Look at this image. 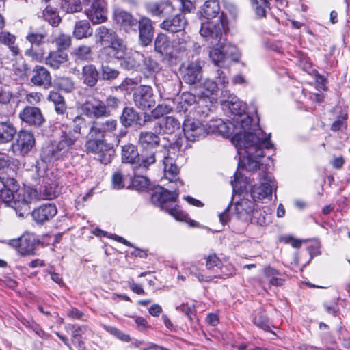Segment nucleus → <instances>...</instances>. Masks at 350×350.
Returning a JSON list of instances; mask_svg holds the SVG:
<instances>
[{"label":"nucleus","instance_id":"f257e3e1","mask_svg":"<svg viewBox=\"0 0 350 350\" xmlns=\"http://www.w3.org/2000/svg\"><path fill=\"white\" fill-rule=\"evenodd\" d=\"M117 127L118 121L115 119L89 121V128L85 135L86 152L95 154L103 164L111 163L115 154L113 144L108 143L105 137L113 133Z\"/></svg>","mask_w":350,"mask_h":350},{"label":"nucleus","instance_id":"f03ea898","mask_svg":"<svg viewBox=\"0 0 350 350\" xmlns=\"http://www.w3.org/2000/svg\"><path fill=\"white\" fill-rule=\"evenodd\" d=\"M159 160L163 165V172L165 178L170 182L176 181L180 185H183V182L178 178L179 168L176 163V159L172 154L163 150L161 152H150V155L143 156L141 163L133 166L134 177L132 179V185L137 190H142L148 188L150 185V180L144 176L149 166Z\"/></svg>","mask_w":350,"mask_h":350},{"label":"nucleus","instance_id":"7ed1b4c3","mask_svg":"<svg viewBox=\"0 0 350 350\" xmlns=\"http://www.w3.org/2000/svg\"><path fill=\"white\" fill-rule=\"evenodd\" d=\"M36 191L20 187L14 177H0V202L12 207L19 217H24L30 212L31 195Z\"/></svg>","mask_w":350,"mask_h":350},{"label":"nucleus","instance_id":"20e7f679","mask_svg":"<svg viewBox=\"0 0 350 350\" xmlns=\"http://www.w3.org/2000/svg\"><path fill=\"white\" fill-rule=\"evenodd\" d=\"M209 57L216 66L215 78L217 83L225 88L229 81L230 65L240 57L237 47L230 43L221 44L210 51Z\"/></svg>","mask_w":350,"mask_h":350},{"label":"nucleus","instance_id":"39448f33","mask_svg":"<svg viewBox=\"0 0 350 350\" xmlns=\"http://www.w3.org/2000/svg\"><path fill=\"white\" fill-rule=\"evenodd\" d=\"M175 183L176 188L170 187L172 191H170L162 187H155L151 195L152 203L159 206L162 210H165L170 215L173 216L178 221H187L188 215L177 207H172V204L176 202L178 196V187L181 185Z\"/></svg>","mask_w":350,"mask_h":350},{"label":"nucleus","instance_id":"423d86ee","mask_svg":"<svg viewBox=\"0 0 350 350\" xmlns=\"http://www.w3.org/2000/svg\"><path fill=\"white\" fill-rule=\"evenodd\" d=\"M75 144L59 131V139L46 143L40 152V158L45 163H51L68 158Z\"/></svg>","mask_w":350,"mask_h":350},{"label":"nucleus","instance_id":"0eeeda50","mask_svg":"<svg viewBox=\"0 0 350 350\" xmlns=\"http://www.w3.org/2000/svg\"><path fill=\"white\" fill-rule=\"evenodd\" d=\"M66 120L70 122V124L66 121L62 122L59 126V131L64 135L66 134V137L76 145L85 130L89 128V121L82 115H75V113H67Z\"/></svg>","mask_w":350,"mask_h":350},{"label":"nucleus","instance_id":"6e6552de","mask_svg":"<svg viewBox=\"0 0 350 350\" xmlns=\"http://www.w3.org/2000/svg\"><path fill=\"white\" fill-rule=\"evenodd\" d=\"M269 138L270 134L268 137L260 138L254 133H248L236 135L232 140L236 147L254 148L256 156L264 157L262 148L271 149L273 146Z\"/></svg>","mask_w":350,"mask_h":350},{"label":"nucleus","instance_id":"1a4fd4ad","mask_svg":"<svg viewBox=\"0 0 350 350\" xmlns=\"http://www.w3.org/2000/svg\"><path fill=\"white\" fill-rule=\"evenodd\" d=\"M259 180L260 185H253L250 190V196L254 203L259 202L271 196L273 191L276 189L275 180L271 174L267 172L260 173Z\"/></svg>","mask_w":350,"mask_h":350},{"label":"nucleus","instance_id":"9d476101","mask_svg":"<svg viewBox=\"0 0 350 350\" xmlns=\"http://www.w3.org/2000/svg\"><path fill=\"white\" fill-rule=\"evenodd\" d=\"M16 138L12 141L11 149L16 156L25 157L36 146V139L32 131L21 129L16 131Z\"/></svg>","mask_w":350,"mask_h":350},{"label":"nucleus","instance_id":"9b49d317","mask_svg":"<svg viewBox=\"0 0 350 350\" xmlns=\"http://www.w3.org/2000/svg\"><path fill=\"white\" fill-rule=\"evenodd\" d=\"M85 13L93 24L104 23L107 19V5L105 0H83Z\"/></svg>","mask_w":350,"mask_h":350},{"label":"nucleus","instance_id":"f8f14e48","mask_svg":"<svg viewBox=\"0 0 350 350\" xmlns=\"http://www.w3.org/2000/svg\"><path fill=\"white\" fill-rule=\"evenodd\" d=\"M226 23L223 18L219 17L217 23L213 21H204L201 23L200 33L202 36L210 40L213 45H219L223 33L225 31Z\"/></svg>","mask_w":350,"mask_h":350},{"label":"nucleus","instance_id":"ddd939ff","mask_svg":"<svg viewBox=\"0 0 350 350\" xmlns=\"http://www.w3.org/2000/svg\"><path fill=\"white\" fill-rule=\"evenodd\" d=\"M133 98L135 105L142 110H148L156 104V95L150 85H139L133 92Z\"/></svg>","mask_w":350,"mask_h":350},{"label":"nucleus","instance_id":"4468645a","mask_svg":"<svg viewBox=\"0 0 350 350\" xmlns=\"http://www.w3.org/2000/svg\"><path fill=\"white\" fill-rule=\"evenodd\" d=\"M159 133L152 131H142L139 134L138 144L142 149V159L143 156L150 155V152H161L163 150L169 151L176 159V154L172 152L170 149L163 148L160 150H153L156 149L160 144V137Z\"/></svg>","mask_w":350,"mask_h":350},{"label":"nucleus","instance_id":"2eb2a0df","mask_svg":"<svg viewBox=\"0 0 350 350\" xmlns=\"http://www.w3.org/2000/svg\"><path fill=\"white\" fill-rule=\"evenodd\" d=\"M81 109L86 116L96 119L110 116V111L107 109L105 103L94 96L87 97Z\"/></svg>","mask_w":350,"mask_h":350},{"label":"nucleus","instance_id":"dca6fc26","mask_svg":"<svg viewBox=\"0 0 350 350\" xmlns=\"http://www.w3.org/2000/svg\"><path fill=\"white\" fill-rule=\"evenodd\" d=\"M203 62L200 59L183 64L181 69L182 80L188 85H196L202 79Z\"/></svg>","mask_w":350,"mask_h":350},{"label":"nucleus","instance_id":"f3484780","mask_svg":"<svg viewBox=\"0 0 350 350\" xmlns=\"http://www.w3.org/2000/svg\"><path fill=\"white\" fill-rule=\"evenodd\" d=\"M127 46L122 39L113 44L107 45L101 48L99 51L100 57L106 63H113L120 62L124 57Z\"/></svg>","mask_w":350,"mask_h":350},{"label":"nucleus","instance_id":"a211bd4d","mask_svg":"<svg viewBox=\"0 0 350 350\" xmlns=\"http://www.w3.org/2000/svg\"><path fill=\"white\" fill-rule=\"evenodd\" d=\"M183 131L187 141L195 142L204 137L209 133L205 125L198 120L185 119L183 124Z\"/></svg>","mask_w":350,"mask_h":350},{"label":"nucleus","instance_id":"6ab92c4d","mask_svg":"<svg viewBox=\"0 0 350 350\" xmlns=\"http://www.w3.org/2000/svg\"><path fill=\"white\" fill-rule=\"evenodd\" d=\"M19 118L27 125L38 128L45 122V118L40 108L27 106L19 113Z\"/></svg>","mask_w":350,"mask_h":350},{"label":"nucleus","instance_id":"aec40b11","mask_svg":"<svg viewBox=\"0 0 350 350\" xmlns=\"http://www.w3.org/2000/svg\"><path fill=\"white\" fill-rule=\"evenodd\" d=\"M57 213V208L53 202L44 203L31 212L33 221L38 224H44L52 219Z\"/></svg>","mask_w":350,"mask_h":350},{"label":"nucleus","instance_id":"412c9836","mask_svg":"<svg viewBox=\"0 0 350 350\" xmlns=\"http://www.w3.org/2000/svg\"><path fill=\"white\" fill-rule=\"evenodd\" d=\"M12 244L18 247V252L22 255H33L39 241L33 234H25L18 239L13 240Z\"/></svg>","mask_w":350,"mask_h":350},{"label":"nucleus","instance_id":"4be33fe9","mask_svg":"<svg viewBox=\"0 0 350 350\" xmlns=\"http://www.w3.org/2000/svg\"><path fill=\"white\" fill-rule=\"evenodd\" d=\"M31 82L36 86L49 89L52 85L50 72L44 66L36 65L32 70Z\"/></svg>","mask_w":350,"mask_h":350},{"label":"nucleus","instance_id":"5701e85b","mask_svg":"<svg viewBox=\"0 0 350 350\" xmlns=\"http://www.w3.org/2000/svg\"><path fill=\"white\" fill-rule=\"evenodd\" d=\"M139 40L142 46H148L152 41L154 28L152 21L147 17H142L137 21Z\"/></svg>","mask_w":350,"mask_h":350},{"label":"nucleus","instance_id":"b1692460","mask_svg":"<svg viewBox=\"0 0 350 350\" xmlns=\"http://www.w3.org/2000/svg\"><path fill=\"white\" fill-rule=\"evenodd\" d=\"M187 24L184 14L180 13L164 20L160 24V27L171 33H178L184 31Z\"/></svg>","mask_w":350,"mask_h":350},{"label":"nucleus","instance_id":"393cba45","mask_svg":"<svg viewBox=\"0 0 350 350\" xmlns=\"http://www.w3.org/2000/svg\"><path fill=\"white\" fill-rule=\"evenodd\" d=\"M238 149H244V148ZM245 155L243 156V158L240 159L239 165L247 171H256L260 168V158L262 156H256V150H254V148H245Z\"/></svg>","mask_w":350,"mask_h":350},{"label":"nucleus","instance_id":"a878e982","mask_svg":"<svg viewBox=\"0 0 350 350\" xmlns=\"http://www.w3.org/2000/svg\"><path fill=\"white\" fill-rule=\"evenodd\" d=\"M180 122L172 116H167L157 122L153 127L155 133L159 134H172L180 128Z\"/></svg>","mask_w":350,"mask_h":350},{"label":"nucleus","instance_id":"bb28decb","mask_svg":"<svg viewBox=\"0 0 350 350\" xmlns=\"http://www.w3.org/2000/svg\"><path fill=\"white\" fill-rule=\"evenodd\" d=\"M68 62V55L63 50L51 51L44 58L46 65L53 70H57L66 66Z\"/></svg>","mask_w":350,"mask_h":350},{"label":"nucleus","instance_id":"cd10ccee","mask_svg":"<svg viewBox=\"0 0 350 350\" xmlns=\"http://www.w3.org/2000/svg\"><path fill=\"white\" fill-rule=\"evenodd\" d=\"M141 119L139 113L132 107H125L120 116V122L125 129L142 126Z\"/></svg>","mask_w":350,"mask_h":350},{"label":"nucleus","instance_id":"c85d7f7f","mask_svg":"<svg viewBox=\"0 0 350 350\" xmlns=\"http://www.w3.org/2000/svg\"><path fill=\"white\" fill-rule=\"evenodd\" d=\"M142 53L127 49L124 57L120 62V66L126 70L137 71L140 67Z\"/></svg>","mask_w":350,"mask_h":350},{"label":"nucleus","instance_id":"c756f323","mask_svg":"<svg viewBox=\"0 0 350 350\" xmlns=\"http://www.w3.org/2000/svg\"><path fill=\"white\" fill-rule=\"evenodd\" d=\"M25 189H31L36 191V193L31 195V201L33 198L37 200H53L58 196L57 186L44 180L40 187L39 192L37 189L31 187L25 188Z\"/></svg>","mask_w":350,"mask_h":350},{"label":"nucleus","instance_id":"7c9ffc66","mask_svg":"<svg viewBox=\"0 0 350 350\" xmlns=\"http://www.w3.org/2000/svg\"><path fill=\"white\" fill-rule=\"evenodd\" d=\"M113 17L116 23L126 32L133 29L136 31L135 27L137 26V21L129 12L122 10H116L114 12Z\"/></svg>","mask_w":350,"mask_h":350},{"label":"nucleus","instance_id":"2f4dec72","mask_svg":"<svg viewBox=\"0 0 350 350\" xmlns=\"http://www.w3.org/2000/svg\"><path fill=\"white\" fill-rule=\"evenodd\" d=\"M96 42L103 46L111 45L122 38H119L113 29H108L105 26H100L96 31Z\"/></svg>","mask_w":350,"mask_h":350},{"label":"nucleus","instance_id":"473e14b6","mask_svg":"<svg viewBox=\"0 0 350 350\" xmlns=\"http://www.w3.org/2000/svg\"><path fill=\"white\" fill-rule=\"evenodd\" d=\"M100 79V72L96 66L88 64L83 66L81 74V80L83 83L89 87L96 86Z\"/></svg>","mask_w":350,"mask_h":350},{"label":"nucleus","instance_id":"72a5a7b5","mask_svg":"<svg viewBox=\"0 0 350 350\" xmlns=\"http://www.w3.org/2000/svg\"><path fill=\"white\" fill-rule=\"evenodd\" d=\"M16 126L10 119L0 120V145L12 142L16 135Z\"/></svg>","mask_w":350,"mask_h":350},{"label":"nucleus","instance_id":"f704fd0d","mask_svg":"<svg viewBox=\"0 0 350 350\" xmlns=\"http://www.w3.org/2000/svg\"><path fill=\"white\" fill-rule=\"evenodd\" d=\"M66 329L71 332L72 342L79 350H87L82 335L90 330L88 326L69 324L66 327Z\"/></svg>","mask_w":350,"mask_h":350},{"label":"nucleus","instance_id":"c9c22d12","mask_svg":"<svg viewBox=\"0 0 350 350\" xmlns=\"http://www.w3.org/2000/svg\"><path fill=\"white\" fill-rule=\"evenodd\" d=\"M198 96L189 92H185L182 93L180 96L177 98L176 100L172 99L174 109L177 112H186L188 107L193 105L196 103L198 105V99L197 100Z\"/></svg>","mask_w":350,"mask_h":350},{"label":"nucleus","instance_id":"e433bc0d","mask_svg":"<svg viewBox=\"0 0 350 350\" xmlns=\"http://www.w3.org/2000/svg\"><path fill=\"white\" fill-rule=\"evenodd\" d=\"M141 60L139 70L146 77L154 75L161 69L158 61L150 55L142 53Z\"/></svg>","mask_w":350,"mask_h":350},{"label":"nucleus","instance_id":"4c0bfd02","mask_svg":"<svg viewBox=\"0 0 350 350\" xmlns=\"http://www.w3.org/2000/svg\"><path fill=\"white\" fill-rule=\"evenodd\" d=\"M255 204L248 199H241L235 204L234 214L237 217L243 221H248Z\"/></svg>","mask_w":350,"mask_h":350},{"label":"nucleus","instance_id":"58836bf2","mask_svg":"<svg viewBox=\"0 0 350 350\" xmlns=\"http://www.w3.org/2000/svg\"><path fill=\"white\" fill-rule=\"evenodd\" d=\"M122 161L124 163L138 165L142 161L137 146L127 144L122 147Z\"/></svg>","mask_w":350,"mask_h":350},{"label":"nucleus","instance_id":"ea45409f","mask_svg":"<svg viewBox=\"0 0 350 350\" xmlns=\"http://www.w3.org/2000/svg\"><path fill=\"white\" fill-rule=\"evenodd\" d=\"M219 88V85L214 80L211 79H206L202 83L200 88L202 90L198 94V103L200 102L211 103V96L217 92Z\"/></svg>","mask_w":350,"mask_h":350},{"label":"nucleus","instance_id":"a19ab883","mask_svg":"<svg viewBox=\"0 0 350 350\" xmlns=\"http://www.w3.org/2000/svg\"><path fill=\"white\" fill-rule=\"evenodd\" d=\"M220 11L219 3L217 0L206 1L200 11V17L206 19V21H210L216 18Z\"/></svg>","mask_w":350,"mask_h":350},{"label":"nucleus","instance_id":"79ce46f5","mask_svg":"<svg viewBox=\"0 0 350 350\" xmlns=\"http://www.w3.org/2000/svg\"><path fill=\"white\" fill-rule=\"evenodd\" d=\"M154 51L162 55L170 57L172 55V42L164 33H159L154 40Z\"/></svg>","mask_w":350,"mask_h":350},{"label":"nucleus","instance_id":"37998d69","mask_svg":"<svg viewBox=\"0 0 350 350\" xmlns=\"http://www.w3.org/2000/svg\"><path fill=\"white\" fill-rule=\"evenodd\" d=\"M189 43L184 38L174 39L172 42L171 58H182L187 55Z\"/></svg>","mask_w":350,"mask_h":350},{"label":"nucleus","instance_id":"c03bdc74","mask_svg":"<svg viewBox=\"0 0 350 350\" xmlns=\"http://www.w3.org/2000/svg\"><path fill=\"white\" fill-rule=\"evenodd\" d=\"M232 122H233V126L237 129H240L243 130L242 131H240L239 133H236L233 137L238 134H244V133H252L250 131L252 129V118L246 113L239 116H234L232 118Z\"/></svg>","mask_w":350,"mask_h":350},{"label":"nucleus","instance_id":"a18cd8bd","mask_svg":"<svg viewBox=\"0 0 350 350\" xmlns=\"http://www.w3.org/2000/svg\"><path fill=\"white\" fill-rule=\"evenodd\" d=\"M146 10L152 16L161 17L170 12L172 10V4L168 2H162L160 3H149L146 4Z\"/></svg>","mask_w":350,"mask_h":350},{"label":"nucleus","instance_id":"49530a36","mask_svg":"<svg viewBox=\"0 0 350 350\" xmlns=\"http://www.w3.org/2000/svg\"><path fill=\"white\" fill-rule=\"evenodd\" d=\"M93 29L90 23L86 20L77 21L75 25L73 35L75 38L80 40L92 35Z\"/></svg>","mask_w":350,"mask_h":350},{"label":"nucleus","instance_id":"de8ad7c7","mask_svg":"<svg viewBox=\"0 0 350 350\" xmlns=\"http://www.w3.org/2000/svg\"><path fill=\"white\" fill-rule=\"evenodd\" d=\"M16 161L6 154H0V171L7 174L8 177H13L16 174Z\"/></svg>","mask_w":350,"mask_h":350},{"label":"nucleus","instance_id":"09e8293b","mask_svg":"<svg viewBox=\"0 0 350 350\" xmlns=\"http://www.w3.org/2000/svg\"><path fill=\"white\" fill-rule=\"evenodd\" d=\"M16 36L9 31H1L0 32V42L6 45L12 52V56L15 57L19 53V48L15 44Z\"/></svg>","mask_w":350,"mask_h":350},{"label":"nucleus","instance_id":"8fccbe9b","mask_svg":"<svg viewBox=\"0 0 350 350\" xmlns=\"http://www.w3.org/2000/svg\"><path fill=\"white\" fill-rule=\"evenodd\" d=\"M182 81L178 77L175 76L174 78L165 81L163 84V90L164 93L170 96L178 95L180 92Z\"/></svg>","mask_w":350,"mask_h":350},{"label":"nucleus","instance_id":"3c124183","mask_svg":"<svg viewBox=\"0 0 350 350\" xmlns=\"http://www.w3.org/2000/svg\"><path fill=\"white\" fill-rule=\"evenodd\" d=\"M252 224L265 226L269 222V218L265 211L260 208H255L252 211L251 215H250V219Z\"/></svg>","mask_w":350,"mask_h":350},{"label":"nucleus","instance_id":"603ef678","mask_svg":"<svg viewBox=\"0 0 350 350\" xmlns=\"http://www.w3.org/2000/svg\"><path fill=\"white\" fill-rule=\"evenodd\" d=\"M255 325L265 332H271V323L267 314L262 310L257 312L252 319Z\"/></svg>","mask_w":350,"mask_h":350},{"label":"nucleus","instance_id":"864d4df0","mask_svg":"<svg viewBox=\"0 0 350 350\" xmlns=\"http://www.w3.org/2000/svg\"><path fill=\"white\" fill-rule=\"evenodd\" d=\"M206 268L209 270L214 269L216 268L217 270L219 269L220 273L223 275L229 276L232 274V273H228L224 271V267H221V262L219 258L216 256L215 254L208 255L206 257Z\"/></svg>","mask_w":350,"mask_h":350},{"label":"nucleus","instance_id":"5fc2aeb1","mask_svg":"<svg viewBox=\"0 0 350 350\" xmlns=\"http://www.w3.org/2000/svg\"><path fill=\"white\" fill-rule=\"evenodd\" d=\"M42 14L44 20L48 21L53 27H57L61 21L56 10L51 6H46L43 10Z\"/></svg>","mask_w":350,"mask_h":350},{"label":"nucleus","instance_id":"6e6d98bb","mask_svg":"<svg viewBox=\"0 0 350 350\" xmlns=\"http://www.w3.org/2000/svg\"><path fill=\"white\" fill-rule=\"evenodd\" d=\"M227 105L233 117L245 113V105L239 99L234 98L232 100L228 102Z\"/></svg>","mask_w":350,"mask_h":350},{"label":"nucleus","instance_id":"4d7b16f0","mask_svg":"<svg viewBox=\"0 0 350 350\" xmlns=\"http://www.w3.org/2000/svg\"><path fill=\"white\" fill-rule=\"evenodd\" d=\"M101 78L104 81H113L120 75V71L111 68L108 64H102L100 66Z\"/></svg>","mask_w":350,"mask_h":350},{"label":"nucleus","instance_id":"13d9d810","mask_svg":"<svg viewBox=\"0 0 350 350\" xmlns=\"http://www.w3.org/2000/svg\"><path fill=\"white\" fill-rule=\"evenodd\" d=\"M260 4L258 0H250V3L258 18L266 16V8H269L270 3L268 0H260Z\"/></svg>","mask_w":350,"mask_h":350},{"label":"nucleus","instance_id":"bf43d9fd","mask_svg":"<svg viewBox=\"0 0 350 350\" xmlns=\"http://www.w3.org/2000/svg\"><path fill=\"white\" fill-rule=\"evenodd\" d=\"M62 8L68 13L80 12L82 3L80 0H62Z\"/></svg>","mask_w":350,"mask_h":350},{"label":"nucleus","instance_id":"052dcab7","mask_svg":"<svg viewBox=\"0 0 350 350\" xmlns=\"http://www.w3.org/2000/svg\"><path fill=\"white\" fill-rule=\"evenodd\" d=\"M174 109V105H171L167 103L159 104L151 111L150 116L154 119H159L163 116L170 113Z\"/></svg>","mask_w":350,"mask_h":350},{"label":"nucleus","instance_id":"680f3d73","mask_svg":"<svg viewBox=\"0 0 350 350\" xmlns=\"http://www.w3.org/2000/svg\"><path fill=\"white\" fill-rule=\"evenodd\" d=\"M46 36L47 34L44 30L40 31L32 30L27 34L26 39L32 44L39 46L44 42V40L46 38Z\"/></svg>","mask_w":350,"mask_h":350},{"label":"nucleus","instance_id":"e2e57ef3","mask_svg":"<svg viewBox=\"0 0 350 350\" xmlns=\"http://www.w3.org/2000/svg\"><path fill=\"white\" fill-rule=\"evenodd\" d=\"M57 47V50L65 51L71 45V38L69 35L60 33L53 41Z\"/></svg>","mask_w":350,"mask_h":350},{"label":"nucleus","instance_id":"0e129e2a","mask_svg":"<svg viewBox=\"0 0 350 350\" xmlns=\"http://www.w3.org/2000/svg\"><path fill=\"white\" fill-rule=\"evenodd\" d=\"M92 49L90 46L81 45L75 49L72 54L77 59L89 60L91 57Z\"/></svg>","mask_w":350,"mask_h":350},{"label":"nucleus","instance_id":"69168bd1","mask_svg":"<svg viewBox=\"0 0 350 350\" xmlns=\"http://www.w3.org/2000/svg\"><path fill=\"white\" fill-rule=\"evenodd\" d=\"M103 328L107 332L116 336L118 338L120 339L122 341L129 342L131 340V338L129 335L122 333L120 330H119L115 327L105 325H103Z\"/></svg>","mask_w":350,"mask_h":350},{"label":"nucleus","instance_id":"338daca9","mask_svg":"<svg viewBox=\"0 0 350 350\" xmlns=\"http://www.w3.org/2000/svg\"><path fill=\"white\" fill-rule=\"evenodd\" d=\"M55 112L61 116V121L64 122L66 120V114L69 113H74V111L72 109H68L67 106L66 105V102H62L61 103H58L55 105Z\"/></svg>","mask_w":350,"mask_h":350},{"label":"nucleus","instance_id":"774afa93","mask_svg":"<svg viewBox=\"0 0 350 350\" xmlns=\"http://www.w3.org/2000/svg\"><path fill=\"white\" fill-rule=\"evenodd\" d=\"M213 126L215 127L213 132H218L222 135H228L231 133L230 128L221 120L216 121V124H213Z\"/></svg>","mask_w":350,"mask_h":350}]
</instances>
